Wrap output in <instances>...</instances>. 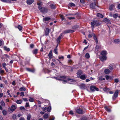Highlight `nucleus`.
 Returning a JSON list of instances; mask_svg holds the SVG:
<instances>
[{
	"label": "nucleus",
	"mask_w": 120,
	"mask_h": 120,
	"mask_svg": "<svg viewBox=\"0 0 120 120\" xmlns=\"http://www.w3.org/2000/svg\"><path fill=\"white\" fill-rule=\"evenodd\" d=\"M4 49L7 52H9L10 51V49L9 48H8L6 46L4 47Z\"/></svg>",
	"instance_id": "25"
},
{
	"label": "nucleus",
	"mask_w": 120,
	"mask_h": 120,
	"mask_svg": "<svg viewBox=\"0 0 120 120\" xmlns=\"http://www.w3.org/2000/svg\"><path fill=\"white\" fill-rule=\"evenodd\" d=\"M3 82L6 84H8L7 80H3Z\"/></svg>",
	"instance_id": "59"
},
{
	"label": "nucleus",
	"mask_w": 120,
	"mask_h": 120,
	"mask_svg": "<svg viewBox=\"0 0 120 120\" xmlns=\"http://www.w3.org/2000/svg\"><path fill=\"white\" fill-rule=\"evenodd\" d=\"M75 32V30H65L64 33L66 34L67 33H70L74 32Z\"/></svg>",
	"instance_id": "23"
},
{
	"label": "nucleus",
	"mask_w": 120,
	"mask_h": 120,
	"mask_svg": "<svg viewBox=\"0 0 120 120\" xmlns=\"http://www.w3.org/2000/svg\"><path fill=\"white\" fill-rule=\"evenodd\" d=\"M79 67H77V65H73L72 67H71V69L70 70L71 71H72L74 69H77L79 68Z\"/></svg>",
	"instance_id": "9"
},
{
	"label": "nucleus",
	"mask_w": 120,
	"mask_h": 120,
	"mask_svg": "<svg viewBox=\"0 0 120 120\" xmlns=\"http://www.w3.org/2000/svg\"><path fill=\"white\" fill-rule=\"evenodd\" d=\"M12 118L14 120H15L16 119V114H13L12 117Z\"/></svg>",
	"instance_id": "38"
},
{
	"label": "nucleus",
	"mask_w": 120,
	"mask_h": 120,
	"mask_svg": "<svg viewBox=\"0 0 120 120\" xmlns=\"http://www.w3.org/2000/svg\"><path fill=\"white\" fill-rule=\"evenodd\" d=\"M109 69L110 70H112L113 69V66L111 64H110L109 67Z\"/></svg>",
	"instance_id": "31"
},
{
	"label": "nucleus",
	"mask_w": 120,
	"mask_h": 120,
	"mask_svg": "<svg viewBox=\"0 0 120 120\" xmlns=\"http://www.w3.org/2000/svg\"><path fill=\"white\" fill-rule=\"evenodd\" d=\"M40 11L43 13H45L47 12L48 9L46 8L43 7Z\"/></svg>",
	"instance_id": "10"
},
{
	"label": "nucleus",
	"mask_w": 120,
	"mask_h": 120,
	"mask_svg": "<svg viewBox=\"0 0 120 120\" xmlns=\"http://www.w3.org/2000/svg\"><path fill=\"white\" fill-rule=\"evenodd\" d=\"M119 91L118 90H116L115 91L112 97V99L113 101H114L118 97Z\"/></svg>",
	"instance_id": "4"
},
{
	"label": "nucleus",
	"mask_w": 120,
	"mask_h": 120,
	"mask_svg": "<svg viewBox=\"0 0 120 120\" xmlns=\"http://www.w3.org/2000/svg\"><path fill=\"white\" fill-rule=\"evenodd\" d=\"M50 19V18L49 17H48L44 18L43 19V20L44 22H45V21H48Z\"/></svg>",
	"instance_id": "19"
},
{
	"label": "nucleus",
	"mask_w": 120,
	"mask_h": 120,
	"mask_svg": "<svg viewBox=\"0 0 120 120\" xmlns=\"http://www.w3.org/2000/svg\"><path fill=\"white\" fill-rule=\"evenodd\" d=\"M27 120H30L31 118V115L30 114L28 115L27 116Z\"/></svg>",
	"instance_id": "45"
},
{
	"label": "nucleus",
	"mask_w": 120,
	"mask_h": 120,
	"mask_svg": "<svg viewBox=\"0 0 120 120\" xmlns=\"http://www.w3.org/2000/svg\"><path fill=\"white\" fill-rule=\"evenodd\" d=\"M58 57L59 59L60 60L61 59H64V57L63 56H59Z\"/></svg>",
	"instance_id": "47"
},
{
	"label": "nucleus",
	"mask_w": 120,
	"mask_h": 120,
	"mask_svg": "<svg viewBox=\"0 0 120 120\" xmlns=\"http://www.w3.org/2000/svg\"><path fill=\"white\" fill-rule=\"evenodd\" d=\"M70 4L71 6V7L74 6H75V4L73 3H70Z\"/></svg>",
	"instance_id": "63"
},
{
	"label": "nucleus",
	"mask_w": 120,
	"mask_h": 120,
	"mask_svg": "<svg viewBox=\"0 0 120 120\" xmlns=\"http://www.w3.org/2000/svg\"><path fill=\"white\" fill-rule=\"evenodd\" d=\"M87 77V75L85 74H84L81 75L80 77H79V78L82 80H84L86 79Z\"/></svg>",
	"instance_id": "8"
},
{
	"label": "nucleus",
	"mask_w": 120,
	"mask_h": 120,
	"mask_svg": "<svg viewBox=\"0 0 120 120\" xmlns=\"http://www.w3.org/2000/svg\"><path fill=\"white\" fill-rule=\"evenodd\" d=\"M50 7L52 9H55V5L53 4H51V5Z\"/></svg>",
	"instance_id": "46"
},
{
	"label": "nucleus",
	"mask_w": 120,
	"mask_h": 120,
	"mask_svg": "<svg viewBox=\"0 0 120 120\" xmlns=\"http://www.w3.org/2000/svg\"><path fill=\"white\" fill-rule=\"evenodd\" d=\"M90 90L92 91H95V90L97 91H99V89L96 86H90Z\"/></svg>",
	"instance_id": "6"
},
{
	"label": "nucleus",
	"mask_w": 120,
	"mask_h": 120,
	"mask_svg": "<svg viewBox=\"0 0 120 120\" xmlns=\"http://www.w3.org/2000/svg\"><path fill=\"white\" fill-rule=\"evenodd\" d=\"M16 103L18 104H21V101L20 100H17L16 101Z\"/></svg>",
	"instance_id": "44"
},
{
	"label": "nucleus",
	"mask_w": 120,
	"mask_h": 120,
	"mask_svg": "<svg viewBox=\"0 0 120 120\" xmlns=\"http://www.w3.org/2000/svg\"><path fill=\"white\" fill-rule=\"evenodd\" d=\"M82 73L83 72L82 70L80 69L78 70L76 73L77 77L79 78V77H80V75H82Z\"/></svg>",
	"instance_id": "7"
},
{
	"label": "nucleus",
	"mask_w": 120,
	"mask_h": 120,
	"mask_svg": "<svg viewBox=\"0 0 120 120\" xmlns=\"http://www.w3.org/2000/svg\"><path fill=\"white\" fill-rule=\"evenodd\" d=\"M57 49L55 48L54 50V52L56 54H57L58 53L57 51Z\"/></svg>",
	"instance_id": "39"
},
{
	"label": "nucleus",
	"mask_w": 120,
	"mask_h": 120,
	"mask_svg": "<svg viewBox=\"0 0 120 120\" xmlns=\"http://www.w3.org/2000/svg\"><path fill=\"white\" fill-rule=\"evenodd\" d=\"M62 35L63 34L61 33L60 35L58 38H57L56 41L58 44L57 45L55 48L57 49V47L58 46V44H60L61 39L63 37V36Z\"/></svg>",
	"instance_id": "3"
},
{
	"label": "nucleus",
	"mask_w": 120,
	"mask_h": 120,
	"mask_svg": "<svg viewBox=\"0 0 120 120\" xmlns=\"http://www.w3.org/2000/svg\"><path fill=\"white\" fill-rule=\"evenodd\" d=\"M107 54V51L105 50L102 51L101 53V54L102 56H106Z\"/></svg>",
	"instance_id": "14"
},
{
	"label": "nucleus",
	"mask_w": 120,
	"mask_h": 120,
	"mask_svg": "<svg viewBox=\"0 0 120 120\" xmlns=\"http://www.w3.org/2000/svg\"><path fill=\"white\" fill-rule=\"evenodd\" d=\"M59 77L64 79H65L66 78V76H60Z\"/></svg>",
	"instance_id": "58"
},
{
	"label": "nucleus",
	"mask_w": 120,
	"mask_h": 120,
	"mask_svg": "<svg viewBox=\"0 0 120 120\" xmlns=\"http://www.w3.org/2000/svg\"><path fill=\"white\" fill-rule=\"evenodd\" d=\"M103 21L106 23L109 24L111 23L110 20L106 18L104 19Z\"/></svg>",
	"instance_id": "15"
},
{
	"label": "nucleus",
	"mask_w": 120,
	"mask_h": 120,
	"mask_svg": "<svg viewBox=\"0 0 120 120\" xmlns=\"http://www.w3.org/2000/svg\"><path fill=\"white\" fill-rule=\"evenodd\" d=\"M38 50L37 49H35L32 51V53L33 54H36L38 53Z\"/></svg>",
	"instance_id": "20"
},
{
	"label": "nucleus",
	"mask_w": 120,
	"mask_h": 120,
	"mask_svg": "<svg viewBox=\"0 0 120 120\" xmlns=\"http://www.w3.org/2000/svg\"><path fill=\"white\" fill-rule=\"evenodd\" d=\"M20 95L22 96H23L24 95V93L23 92H21L20 93Z\"/></svg>",
	"instance_id": "56"
},
{
	"label": "nucleus",
	"mask_w": 120,
	"mask_h": 120,
	"mask_svg": "<svg viewBox=\"0 0 120 120\" xmlns=\"http://www.w3.org/2000/svg\"><path fill=\"white\" fill-rule=\"evenodd\" d=\"M114 6L112 4L110 6L109 9L110 11H112L113 9V8L114 7Z\"/></svg>",
	"instance_id": "37"
},
{
	"label": "nucleus",
	"mask_w": 120,
	"mask_h": 120,
	"mask_svg": "<svg viewBox=\"0 0 120 120\" xmlns=\"http://www.w3.org/2000/svg\"><path fill=\"white\" fill-rule=\"evenodd\" d=\"M34 45L33 44H32L30 45V47L31 48H34Z\"/></svg>",
	"instance_id": "55"
},
{
	"label": "nucleus",
	"mask_w": 120,
	"mask_h": 120,
	"mask_svg": "<svg viewBox=\"0 0 120 120\" xmlns=\"http://www.w3.org/2000/svg\"><path fill=\"white\" fill-rule=\"evenodd\" d=\"M99 79L100 81H102L103 80H105V79L104 78H103L101 76L99 77Z\"/></svg>",
	"instance_id": "40"
},
{
	"label": "nucleus",
	"mask_w": 120,
	"mask_h": 120,
	"mask_svg": "<svg viewBox=\"0 0 120 120\" xmlns=\"http://www.w3.org/2000/svg\"><path fill=\"white\" fill-rule=\"evenodd\" d=\"M99 48L100 47L99 46L97 45L95 47L96 51H98V49H99Z\"/></svg>",
	"instance_id": "52"
},
{
	"label": "nucleus",
	"mask_w": 120,
	"mask_h": 120,
	"mask_svg": "<svg viewBox=\"0 0 120 120\" xmlns=\"http://www.w3.org/2000/svg\"><path fill=\"white\" fill-rule=\"evenodd\" d=\"M29 101L30 102H33L34 101V99L32 98H30Z\"/></svg>",
	"instance_id": "50"
},
{
	"label": "nucleus",
	"mask_w": 120,
	"mask_h": 120,
	"mask_svg": "<svg viewBox=\"0 0 120 120\" xmlns=\"http://www.w3.org/2000/svg\"><path fill=\"white\" fill-rule=\"evenodd\" d=\"M96 4L95 2L94 4L93 3H91L90 5V8L93 9H96Z\"/></svg>",
	"instance_id": "11"
},
{
	"label": "nucleus",
	"mask_w": 120,
	"mask_h": 120,
	"mask_svg": "<svg viewBox=\"0 0 120 120\" xmlns=\"http://www.w3.org/2000/svg\"><path fill=\"white\" fill-rule=\"evenodd\" d=\"M75 110L76 112L79 114H81L84 113V111L83 109L80 108L75 109Z\"/></svg>",
	"instance_id": "5"
},
{
	"label": "nucleus",
	"mask_w": 120,
	"mask_h": 120,
	"mask_svg": "<svg viewBox=\"0 0 120 120\" xmlns=\"http://www.w3.org/2000/svg\"><path fill=\"white\" fill-rule=\"evenodd\" d=\"M80 1L82 3H85L84 0H80Z\"/></svg>",
	"instance_id": "64"
},
{
	"label": "nucleus",
	"mask_w": 120,
	"mask_h": 120,
	"mask_svg": "<svg viewBox=\"0 0 120 120\" xmlns=\"http://www.w3.org/2000/svg\"><path fill=\"white\" fill-rule=\"evenodd\" d=\"M11 109H10V110L11 111H14L16 109V107L15 105H12L11 106Z\"/></svg>",
	"instance_id": "16"
},
{
	"label": "nucleus",
	"mask_w": 120,
	"mask_h": 120,
	"mask_svg": "<svg viewBox=\"0 0 120 120\" xmlns=\"http://www.w3.org/2000/svg\"><path fill=\"white\" fill-rule=\"evenodd\" d=\"M104 108L105 110L108 112H111L110 109L109 107L107 106H105L104 107Z\"/></svg>",
	"instance_id": "13"
},
{
	"label": "nucleus",
	"mask_w": 120,
	"mask_h": 120,
	"mask_svg": "<svg viewBox=\"0 0 120 120\" xmlns=\"http://www.w3.org/2000/svg\"><path fill=\"white\" fill-rule=\"evenodd\" d=\"M26 69L27 71L29 72L34 73L35 72V71L34 69H31L28 68H26Z\"/></svg>",
	"instance_id": "12"
},
{
	"label": "nucleus",
	"mask_w": 120,
	"mask_h": 120,
	"mask_svg": "<svg viewBox=\"0 0 120 120\" xmlns=\"http://www.w3.org/2000/svg\"><path fill=\"white\" fill-rule=\"evenodd\" d=\"M68 18L70 20L71 19H75V18L74 17H68Z\"/></svg>",
	"instance_id": "62"
},
{
	"label": "nucleus",
	"mask_w": 120,
	"mask_h": 120,
	"mask_svg": "<svg viewBox=\"0 0 120 120\" xmlns=\"http://www.w3.org/2000/svg\"><path fill=\"white\" fill-rule=\"evenodd\" d=\"M26 88L24 87H20L19 89V90L20 91H25L26 90Z\"/></svg>",
	"instance_id": "28"
},
{
	"label": "nucleus",
	"mask_w": 120,
	"mask_h": 120,
	"mask_svg": "<svg viewBox=\"0 0 120 120\" xmlns=\"http://www.w3.org/2000/svg\"><path fill=\"white\" fill-rule=\"evenodd\" d=\"M25 107H28L30 106V105H29V103H28L26 102V105H25Z\"/></svg>",
	"instance_id": "57"
},
{
	"label": "nucleus",
	"mask_w": 120,
	"mask_h": 120,
	"mask_svg": "<svg viewBox=\"0 0 120 120\" xmlns=\"http://www.w3.org/2000/svg\"><path fill=\"white\" fill-rule=\"evenodd\" d=\"M69 113L71 115H73L74 114L73 111L72 110H71L69 112Z\"/></svg>",
	"instance_id": "49"
},
{
	"label": "nucleus",
	"mask_w": 120,
	"mask_h": 120,
	"mask_svg": "<svg viewBox=\"0 0 120 120\" xmlns=\"http://www.w3.org/2000/svg\"><path fill=\"white\" fill-rule=\"evenodd\" d=\"M118 16V14H114L113 15V17L115 18H116Z\"/></svg>",
	"instance_id": "48"
},
{
	"label": "nucleus",
	"mask_w": 120,
	"mask_h": 120,
	"mask_svg": "<svg viewBox=\"0 0 120 120\" xmlns=\"http://www.w3.org/2000/svg\"><path fill=\"white\" fill-rule=\"evenodd\" d=\"M97 16L101 18H102L103 17V16L102 14L99 13L97 14Z\"/></svg>",
	"instance_id": "34"
},
{
	"label": "nucleus",
	"mask_w": 120,
	"mask_h": 120,
	"mask_svg": "<svg viewBox=\"0 0 120 120\" xmlns=\"http://www.w3.org/2000/svg\"><path fill=\"white\" fill-rule=\"evenodd\" d=\"M51 106H49L47 108V111L49 112L51 111Z\"/></svg>",
	"instance_id": "36"
},
{
	"label": "nucleus",
	"mask_w": 120,
	"mask_h": 120,
	"mask_svg": "<svg viewBox=\"0 0 120 120\" xmlns=\"http://www.w3.org/2000/svg\"><path fill=\"white\" fill-rule=\"evenodd\" d=\"M34 2L33 0H28L26 1L27 3L28 4H31Z\"/></svg>",
	"instance_id": "24"
},
{
	"label": "nucleus",
	"mask_w": 120,
	"mask_h": 120,
	"mask_svg": "<svg viewBox=\"0 0 120 120\" xmlns=\"http://www.w3.org/2000/svg\"><path fill=\"white\" fill-rule=\"evenodd\" d=\"M79 28V26H74L72 27V29L74 30L78 29Z\"/></svg>",
	"instance_id": "29"
},
{
	"label": "nucleus",
	"mask_w": 120,
	"mask_h": 120,
	"mask_svg": "<svg viewBox=\"0 0 120 120\" xmlns=\"http://www.w3.org/2000/svg\"><path fill=\"white\" fill-rule=\"evenodd\" d=\"M105 77L106 80H108L109 79L110 76L108 75H105Z\"/></svg>",
	"instance_id": "54"
},
{
	"label": "nucleus",
	"mask_w": 120,
	"mask_h": 120,
	"mask_svg": "<svg viewBox=\"0 0 120 120\" xmlns=\"http://www.w3.org/2000/svg\"><path fill=\"white\" fill-rule=\"evenodd\" d=\"M60 16L61 18L62 19V20H64V17L63 15H60Z\"/></svg>",
	"instance_id": "51"
},
{
	"label": "nucleus",
	"mask_w": 120,
	"mask_h": 120,
	"mask_svg": "<svg viewBox=\"0 0 120 120\" xmlns=\"http://www.w3.org/2000/svg\"><path fill=\"white\" fill-rule=\"evenodd\" d=\"M115 82L116 83H117L119 82V80L117 79H114Z\"/></svg>",
	"instance_id": "61"
},
{
	"label": "nucleus",
	"mask_w": 120,
	"mask_h": 120,
	"mask_svg": "<svg viewBox=\"0 0 120 120\" xmlns=\"http://www.w3.org/2000/svg\"><path fill=\"white\" fill-rule=\"evenodd\" d=\"M92 36L93 37V38L96 44L97 45L98 42V38L95 35V34L94 33L92 32L91 34H90L88 35V37L90 38H91Z\"/></svg>",
	"instance_id": "2"
},
{
	"label": "nucleus",
	"mask_w": 120,
	"mask_h": 120,
	"mask_svg": "<svg viewBox=\"0 0 120 120\" xmlns=\"http://www.w3.org/2000/svg\"><path fill=\"white\" fill-rule=\"evenodd\" d=\"M81 120H90L89 118L86 116H83L81 117L80 118Z\"/></svg>",
	"instance_id": "21"
},
{
	"label": "nucleus",
	"mask_w": 120,
	"mask_h": 120,
	"mask_svg": "<svg viewBox=\"0 0 120 120\" xmlns=\"http://www.w3.org/2000/svg\"><path fill=\"white\" fill-rule=\"evenodd\" d=\"M103 90L105 92H108L109 90V89L107 87H105L103 89Z\"/></svg>",
	"instance_id": "26"
},
{
	"label": "nucleus",
	"mask_w": 120,
	"mask_h": 120,
	"mask_svg": "<svg viewBox=\"0 0 120 120\" xmlns=\"http://www.w3.org/2000/svg\"><path fill=\"white\" fill-rule=\"evenodd\" d=\"M48 56H49V58L50 59L52 58V54H49L48 55Z\"/></svg>",
	"instance_id": "53"
},
{
	"label": "nucleus",
	"mask_w": 120,
	"mask_h": 120,
	"mask_svg": "<svg viewBox=\"0 0 120 120\" xmlns=\"http://www.w3.org/2000/svg\"><path fill=\"white\" fill-rule=\"evenodd\" d=\"M101 24V22L99 20L93 21L91 23V27L92 28H93L94 26H99Z\"/></svg>",
	"instance_id": "1"
},
{
	"label": "nucleus",
	"mask_w": 120,
	"mask_h": 120,
	"mask_svg": "<svg viewBox=\"0 0 120 120\" xmlns=\"http://www.w3.org/2000/svg\"><path fill=\"white\" fill-rule=\"evenodd\" d=\"M49 30H45V35L46 36L48 35L49 33Z\"/></svg>",
	"instance_id": "30"
},
{
	"label": "nucleus",
	"mask_w": 120,
	"mask_h": 120,
	"mask_svg": "<svg viewBox=\"0 0 120 120\" xmlns=\"http://www.w3.org/2000/svg\"><path fill=\"white\" fill-rule=\"evenodd\" d=\"M1 105L3 106H5V104L3 101L2 100L1 102Z\"/></svg>",
	"instance_id": "43"
},
{
	"label": "nucleus",
	"mask_w": 120,
	"mask_h": 120,
	"mask_svg": "<svg viewBox=\"0 0 120 120\" xmlns=\"http://www.w3.org/2000/svg\"><path fill=\"white\" fill-rule=\"evenodd\" d=\"M17 28L19 30H22V26L20 25H19L18 26Z\"/></svg>",
	"instance_id": "42"
},
{
	"label": "nucleus",
	"mask_w": 120,
	"mask_h": 120,
	"mask_svg": "<svg viewBox=\"0 0 120 120\" xmlns=\"http://www.w3.org/2000/svg\"><path fill=\"white\" fill-rule=\"evenodd\" d=\"M20 110H25V109L24 107L23 106H21L19 108Z\"/></svg>",
	"instance_id": "41"
},
{
	"label": "nucleus",
	"mask_w": 120,
	"mask_h": 120,
	"mask_svg": "<svg viewBox=\"0 0 120 120\" xmlns=\"http://www.w3.org/2000/svg\"><path fill=\"white\" fill-rule=\"evenodd\" d=\"M110 72V71L108 69H105L104 71L105 73L106 74H108Z\"/></svg>",
	"instance_id": "22"
},
{
	"label": "nucleus",
	"mask_w": 120,
	"mask_h": 120,
	"mask_svg": "<svg viewBox=\"0 0 120 120\" xmlns=\"http://www.w3.org/2000/svg\"><path fill=\"white\" fill-rule=\"evenodd\" d=\"M85 57L87 58H89L90 57V56L89 54L88 53H86L85 55Z\"/></svg>",
	"instance_id": "32"
},
{
	"label": "nucleus",
	"mask_w": 120,
	"mask_h": 120,
	"mask_svg": "<svg viewBox=\"0 0 120 120\" xmlns=\"http://www.w3.org/2000/svg\"><path fill=\"white\" fill-rule=\"evenodd\" d=\"M101 60L102 61L106 60L107 59V57L106 56H102L100 57Z\"/></svg>",
	"instance_id": "17"
},
{
	"label": "nucleus",
	"mask_w": 120,
	"mask_h": 120,
	"mask_svg": "<svg viewBox=\"0 0 120 120\" xmlns=\"http://www.w3.org/2000/svg\"><path fill=\"white\" fill-rule=\"evenodd\" d=\"M120 42V40L118 39H116L114 40V42L118 44Z\"/></svg>",
	"instance_id": "27"
},
{
	"label": "nucleus",
	"mask_w": 120,
	"mask_h": 120,
	"mask_svg": "<svg viewBox=\"0 0 120 120\" xmlns=\"http://www.w3.org/2000/svg\"><path fill=\"white\" fill-rule=\"evenodd\" d=\"M51 71L47 69H46L45 70V73H48L50 72Z\"/></svg>",
	"instance_id": "35"
},
{
	"label": "nucleus",
	"mask_w": 120,
	"mask_h": 120,
	"mask_svg": "<svg viewBox=\"0 0 120 120\" xmlns=\"http://www.w3.org/2000/svg\"><path fill=\"white\" fill-rule=\"evenodd\" d=\"M2 113L3 115L4 116L6 115L7 113V111L5 110H4L3 111Z\"/></svg>",
	"instance_id": "33"
},
{
	"label": "nucleus",
	"mask_w": 120,
	"mask_h": 120,
	"mask_svg": "<svg viewBox=\"0 0 120 120\" xmlns=\"http://www.w3.org/2000/svg\"><path fill=\"white\" fill-rule=\"evenodd\" d=\"M6 64L5 63H4L2 65L4 67V68H6L5 67V66L6 65Z\"/></svg>",
	"instance_id": "60"
},
{
	"label": "nucleus",
	"mask_w": 120,
	"mask_h": 120,
	"mask_svg": "<svg viewBox=\"0 0 120 120\" xmlns=\"http://www.w3.org/2000/svg\"><path fill=\"white\" fill-rule=\"evenodd\" d=\"M49 117V115L47 113L44 114L43 116V117L45 119V120H48L47 119Z\"/></svg>",
	"instance_id": "18"
}]
</instances>
